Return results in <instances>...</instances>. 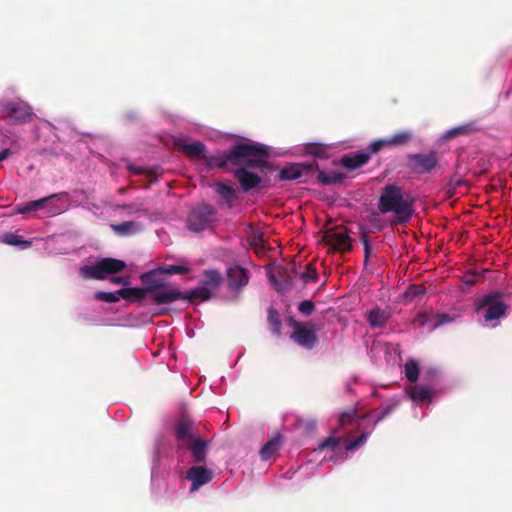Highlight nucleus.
Segmentation results:
<instances>
[{
  "label": "nucleus",
  "mask_w": 512,
  "mask_h": 512,
  "mask_svg": "<svg viewBox=\"0 0 512 512\" xmlns=\"http://www.w3.org/2000/svg\"><path fill=\"white\" fill-rule=\"evenodd\" d=\"M178 150L183 151L188 157L205 160L208 168L226 170L230 166L246 164L249 166L267 165L264 157L268 155V147L252 141L236 142L229 150L217 155L206 156V146L200 142L186 143L182 139L175 141Z\"/></svg>",
  "instance_id": "f257e3e1"
},
{
  "label": "nucleus",
  "mask_w": 512,
  "mask_h": 512,
  "mask_svg": "<svg viewBox=\"0 0 512 512\" xmlns=\"http://www.w3.org/2000/svg\"><path fill=\"white\" fill-rule=\"evenodd\" d=\"M377 206L382 214L394 213L395 224L407 223L414 214V199L396 183L381 189Z\"/></svg>",
  "instance_id": "f03ea898"
},
{
  "label": "nucleus",
  "mask_w": 512,
  "mask_h": 512,
  "mask_svg": "<svg viewBox=\"0 0 512 512\" xmlns=\"http://www.w3.org/2000/svg\"><path fill=\"white\" fill-rule=\"evenodd\" d=\"M126 268L123 260L103 258L93 265H84L80 268V275L84 279L104 280L108 275H114Z\"/></svg>",
  "instance_id": "7ed1b4c3"
},
{
  "label": "nucleus",
  "mask_w": 512,
  "mask_h": 512,
  "mask_svg": "<svg viewBox=\"0 0 512 512\" xmlns=\"http://www.w3.org/2000/svg\"><path fill=\"white\" fill-rule=\"evenodd\" d=\"M223 281V277L218 269H208L203 271V278L199 286L188 291L190 302L195 299L208 301L212 298V292L217 290Z\"/></svg>",
  "instance_id": "20e7f679"
},
{
  "label": "nucleus",
  "mask_w": 512,
  "mask_h": 512,
  "mask_svg": "<svg viewBox=\"0 0 512 512\" xmlns=\"http://www.w3.org/2000/svg\"><path fill=\"white\" fill-rule=\"evenodd\" d=\"M396 406H397V403H392L385 407H380V408L371 410L367 414L361 416L359 418L360 421L358 423L359 428H361V426H362L361 421H363L365 419L371 418V419H373V423H372L369 431H363L357 438L352 439V440H347L346 450L353 451V450L357 449L358 447H360L361 445H363L366 442L369 434L375 428V426L380 421H382L386 416H388L390 413H392L395 410Z\"/></svg>",
  "instance_id": "39448f33"
},
{
  "label": "nucleus",
  "mask_w": 512,
  "mask_h": 512,
  "mask_svg": "<svg viewBox=\"0 0 512 512\" xmlns=\"http://www.w3.org/2000/svg\"><path fill=\"white\" fill-rule=\"evenodd\" d=\"M216 209L207 203L193 207L188 215L187 226L191 231L201 232L208 229L214 222Z\"/></svg>",
  "instance_id": "423d86ee"
},
{
  "label": "nucleus",
  "mask_w": 512,
  "mask_h": 512,
  "mask_svg": "<svg viewBox=\"0 0 512 512\" xmlns=\"http://www.w3.org/2000/svg\"><path fill=\"white\" fill-rule=\"evenodd\" d=\"M66 192L62 193H54L49 196L40 198L38 200L29 201L26 203L18 204L15 207V212L22 215H27L32 212H37L39 210L47 209V216H55L62 212V208L57 206H52L53 201L59 200L62 196H66Z\"/></svg>",
  "instance_id": "0eeeda50"
},
{
  "label": "nucleus",
  "mask_w": 512,
  "mask_h": 512,
  "mask_svg": "<svg viewBox=\"0 0 512 512\" xmlns=\"http://www.w3.org/2000/svg\"><path fill=\"white\" fill-rule=\"evenodd\" d=\"M289 326L293 328L290 338L305 349H313L317 342L318 336L315 326L309 322H299L290 318Z\"/></svg>",
  "instance_id": "6e6552de"
},
{
  "label": "nucleus",
  "mask_w": 512,
  "mask_h": 512,
  "mask_svg": "<svg viewBox=\"0 0 512 512\" xmlns=\"http://www.w3.org/2000/svg\"><path fill=\"white\" fill-rule=\"evenodd\" d=\"M268 157L269 154L263 158L267 165L249 166L246 164H241L238 166H230L228 169H226V171L233 170L235 178L240 183L241 189L244 192H248L259 186L262 182L261 177L258 174L250 171L248 168H272V165L267 161Z\"/></svg>",
  "instance_id": "1a4fd4ad"
},
{
  "label": "nucleus",
  "mask_w": 512,
  "mask_h": 512,
  "mask_svg": "<svg viewBox=\"0 0 512 512\" xmlns=\"http://www.w3.org/2000/svg\"><path fill=\"white\" fill-rule=\"evenodd\" d=\"M476 309L482 312L485 322H491L504 316L507 306L498 293H493L481 298L476 304Z\"/></svg>",
  "instance_id": "9d476101"
},
{
  "label": "nucleus",
  "mask_w": 512,
  "mask_h": 512,
  "mask_svg": "<svg viewBox=\"0 0 512 512\" xmlns=\"http://www.w3.org/2000/svg\"><path fill=\"white\" fill-rule=\"evenodd\" d=\"M1 112L5 120L15 124L29 123L34 118L32 108L23 101H8L1 104Z\"/></svg>",
  "instance_id": "9b49d317"
},
{
  "label": "nucleus",
  "mask_w": 512,
  "mask_h": 512,
  "mask_svg": "<svg viewBox=\"0 0 512 512\" xmlns=\"http://www.w3.org/2000/svg\"><path fill=\"white\" fill-rule=\"evenodd\" d=\"M315 168H317L316 161L310 163H292L281 169L278 178L282 181L299 180V182L305 183L314 175Z\"/></svg>",
  "instance_id": "f8f14e48"
},
{
  "label": "nucleus",
  "mask_w": 512,
  "mask_h": 512,
  "mask_svg": "<svg viewBox=\"0 0 512 512\" xmlns=\"http://www.w3.org/2000/svg\"><path fill=\"white\" fill-rule=\"evenodd\" d=\"M438 161L437 154L434 151L427 154H409L407 156V168L413 173L426 174L438 165Z\"/></svg>",
  "instance_id": "ddd939ff"
},
{
  "label": "nucleus",
  "mask_w": 512,
  "mask_h": 512,
  "mask_svg": "<svg viewBox=\"0 0 512 512\" xmlns=\"http://www.w3.org/2000/svg\"><path fill=\"white\" fill-rule=\"evenodd\" d=\"M413 138L414 134L411 130L399 131L390 137L377 139L371 142L370 149L372 152H379L385 148L406 146L413 140Z\"/></svg>",
  "instance_id": "4468645a"
},
{
  "label": "nucleus",
  "mask_w": 512,
  "mask_h": 512,
  "mask_svg": "<svg viewBox=\"0 0 512 512\" xmlns=\"http://www.w3.org/2000/svg\"><path fill=\"white\" fill-rule=\"evenodd\" d=\"M175 437L178 442V447L184 448L200 436L194 423L187 417H181L175 427Z\"/></svg>",
  "instance_id": "2eb2a0df"
},
{
  "label": "nucleus",
  "mask_w": 512,
  "mask_h": 512,
  "mask_svg": "<svg viewBox=\"0 0 512 512\" xmlns=\"http://www.w3.org/2000/svg\"><path fill=\"white\" fill-rule=\"evenodd\" d=\"M323 239L334 251L346 253L352 250V239L349 237L347 231L329 229L325 232Z\"/></svg>",
  "instance_id": "dca6fc26"
},
{
  "label": "nucleus",
  "mask_w": 512,
  "mask_h": 512,
  "mask_svg": "<svg viewBox=\"0 0 512 512\" xmlns=\"http://www.w3.org/2000/svg\"><path fill=\"white\" fill-rule=\"evenodd\" d=\"M151 300L156 305L162 306L171 304L178 300L190 301L188 291L183 292L174 287H167L166 285L151 294Z\"/></svg>",
  "instance_id": "f3484780"
},
{
  "label": "nucleus",
  "mask_w": 512,
  "mask_h": 512,
  "mask_svg": "<svg viewBox=\"0 0 512 512\" xmlns=\"http://www.w3.org/2000/svg\"><path fill=\"white\" fill-rule=\"evenodd\" d=\"M249 282L247 269L235 265L227 270V285L230 291L239 293Z\"/></svg>",
  "instance_id": "a211bd4d"
},
{
  "label": "nucleus",
  "mask_w": 512,
  "mask_h": 512,
  "mask_svg": "<svg viewBox=\"0 0 512 512\" xmlns=\"http://www.w3.org/2000/svg\"><path fill=\"white\" fill-rule=\"evenodd\" d=\"M452 321L453 317L448 313L429 314L426 312H421L416 316L414 323L421 327L428 325L431 330H435L438 327Z\"/></svg>",
  "instance_id": "6ab92c4d"
},
{
  "label": "nucleus",
  "mask_w": 512,
  "mask_h": 512,
  "mask_svg": "<svg viewBox=\"0 0 512 512\" xmlns=\"http://www.w3.org/2000/svg\"><path fill=\"white\" fill-rule=\"evenodd\" d=\"M376 153L377 152L371 151L369 145L365 150L357 151L354 154L350 155H344L341 158L340 163L344 168L348 170H355L368 163V161L371 158V155Z\"/></svg>",
  "instance_id": "aec40b11"
},
{
  "label": "nucleus",
  "mask_w": 512,
  "mask_h": 512,
  "mask_svg": "<svg viewBox=\"0 0 512 512\" xmlns=\"http://www.w3.org/2000/svg\"><path fill=\"white\" fill-rule=\"evenodd\" d=\"M187 479L192 482L191 491H196L212 480V472L204 466H192L187 471Z\"/></svg>",
  "instance_id": "412c9836"
},
{
  "label": "nucleus",
  "mask_w": 512,
  "mask_h": 512,
  "mask_svg": "<svg viewBox=\"0 0 512 512\" xmlns=\"http://www.w3.org/2000/svg\"><path fill=\"white\" fill-rule=\"evenodd\" d=\"M392 317L391 308H381L375 306L373 309L366 313V321L369 323L371 328H382L384 327L389 319Z\"/></svg>",
  "instance_id": "4be33fe9"
},
{
  "label": "nucleus",
  "mask_w": 512,
  "mask_h": 512,
  "mask_svg": "<svg viewBox=\"0 0 512 512\" xmlns=\"http://www.w3.org/2000/svg\"><path fill=\"white\" fill-rule=\"evenodd\" d=\"M160 273L161 270L158 268L144 272L140 275V280L144 285V289H147V293L150 295L166 285L164 279L159 276Z\"/></svg>",
  "instance_id": "5701e85b"
},
{
  "label": "nucleus",
  "mask_w": 512,
  "mask_h": 512,
  "mask_svg": "<svg viewBox=\"0 0 512 512\" xmlns=\"http://www.w3.org/2000/svg\"><path fill=\"white\" fill-rule=\"evenodd\" d=\"M210 447V441L204 440L202 438H197L192 441L184 448L188 449L191 452L194 462L201 464L205 463L207 458V452Z\"/></svg>",
  "instance_id": "b1692460"
},
{
  "label": "nucleus",
  "mask_w": 512,
  "mask_h": 512,
  "mask_svg": "<svg viewBox=\"0 0 512 512\" xmlns=\"http://www.w3.org/2000/svg\"><path fill=\"white\" fill-rule=\"evenodd\" d=\"M111 229L120 236H130L140 232L142 225L136 221H126L119 224H112Z\"/></svg>",
  "instance_id": "393cba45"
},
{
  "label": "nucleus",
  "mask_w": 512,
  "mask_h": 512,
  "mask_svg": "<svg viewBox=\"0 0 512 512\" xmlns=\"http://www.w3.org/2000/svg\"><path fill=\"white\" fill-rule=\"evenodd\" d=\"M117 293L121 298L129 302H140L148 294L147 289H144V287L122 288Z\"/></svg>",
  "instance_id": "a878e982"
},
{
  "label": "nucleus",
  "mask_w": 512,
  "mask_h": 512,
  "mask_svg": "<svg viewBox=\"0 0 512 512\" xmlns=\"http://www.w3.org/2000/svg\"><path fill=\"white\" fill-rule=\"evenodd\" d=\"M315 173H317V180L322 185H332L336 183H341L344 180V175L337 171H332L331 173H325L324 171L319 170V166L315 168Z\"/></svg>",
  "instance_id": "bb28decb"
},
{
  "label": "nucleus",
  "mask_w": 512,
  "mask_h": 512,
  "mask_svg": "<svg viewBox=\"0 0 512 512\" xmlns=\"http://www.w3.org/2000/svg\"><path fill=\"white\" fill-rule=\"evenodd\" d=\"M216 193L225 200L226 203L231 204L236 199V191L228 182H216L214 184Z\"/></svg>",
  "instance_id": "cd10ccee"
},
{
  "label": "nucleus",
  "mask_w": 512,
  "mask_h": 512,
  "mask_svg": "<svg viewBox=\"0 0 512 512\" xmlns=\"http://www.w3.org/2000/svg\"><path fill=\"white\" fill-rule=\"evenodd\" d=\"M281 445L280 436H274L269 439L260 449V456L262 460L270 459L279 449Z\"/></svg>",
  "instance_id": "c85d7f7f"
},
{
  "label": "nucleus",
  "mask_w": 512,
  "mask_h": 512,
  "mask_svg": "<svg viewBox=\"0 0 512 512\" xmlns=\"http://www.w3.org/2000/svg\"><path fill=\"white\" fill-rule=\"evenodd\" d=\"M267 322H268L270 331L274 335L280 336L282 334V332H281L282 321H281L278 311L273 307H269L267 309Z\"/></svg>",
  "instance_id": "c756f323"
},
{
  "label": "nucleus",
  "mask_w": 512,
  "mask_h": 512,
  "mask_svg": "<svg viewBox=\"0 0 512 512\" xmlns=\"http://www.w3.org/2000/svg\"><path fill=\"white\" fill-rule=\"evenodd\" d=\"M432 390L424 386H414L410 391V398L416 403L431 402Z\"/></svg>",
  "instance_id": "7c9ffc66"
},
{
  "label": "nucleus",
  "mask_w": 512,
  "mask_h": 512,
  "mask_svg": "<svg viewBox=\"0 0 512 512\" xmlns=\"http://www.w3.org/2000/svg\"><path fill=\"white\" fill-rule=\"evenodd\" d=\"M1 242L11 246H19L21 249H27L31 246L30 241L24 240L20 235L13 232L3 234Z\"/></svg>",
  "instance_id": "2f4dec72"
},
{
  "label": "nucleus",
  "mask_w": 512,
  "mask_h": 512,
  "mask_svg": "<svg viewBox=\"0 0 512 512\" xmlns=\"http://www.w3.org/2000/svg\"><path fill=\"white\" fill-rule=\"evenodd\" d=\"M304 151L306 154L317 158H327L328 156V146L322 143H307Z\"/></svg>",
  "instance_id": "473e14b6"
},
{
  "label": "nucleus",
  "mask_w": 512,
  "mask_h": 512,
  "mask_svg": "<svg viewBox=\"0 0 512 512\" xmlns=\"http://www.w3.org/2000/svg\"><path fill=\"white\" fill-rule=\"evenodd\" d=\"M405 376L408 381L416 382L419 377V366L416 361L408 360L405 364Z\"/></svg>",
  "instance_id": "72a5a7b5"
},
{
  "label": "nucleus",
  "mask_w": 512,
  "mask_h": 512,
  "mask_svg": "<svg viewBox=\"0 0 512 512\" xmlns=\"http://www.w3.org/2000/svg\"><path fill=\"white\" fill-rule=\"evenodd\" d=\"M472 131H473V127L471 124L458 126V127L448 130L446 132V138L451 139V138L457 137L459 135H467V134H470Z\"/></svg>",
  "instance_id": "f704fd0d"
},
{
  "label": "nucleus",
  "mask_w": 512,
  "mask_h": 512,
  "mask_svg": "<svg viewBox=\"0 0 512 512\" xmlns=\"http://www.w3.org/2000/svg\"><path fill=\"white\" fill-rule=\"evenodd\" d=\"M161 270L162 274L165 275H174V274H187L190 271V268L188 266L184 265H170L167 267H161L159 268Z\"/></svg>",
  "instance_id": "c9c22d12"
},
{
  "label": "nucleus",
  "mask_w": 512,
  "mask_h": 512,
  "mask_svg": "<svg viewBox=\"0 0 512 512\" xmlns=\"http://www.w3.org/2000/svg\"><path fill=\"white\" fill-rule=\"evenodd\" d=\"M119 295L118 293H111V292H104V291H97L95 293V299L98 301H103L107 303H116L119 301Z\"/></svg>",
  "instance_id": "e433bc0d"
},
{
  "label": "nucleus",
  "mask_w": 512,
  "mask_h": 512,
  "mask_svg": "<svg viewBox=\"0 0 512 512\" xmlns=\"http://www.w3.org/2000/svg\"><path fill=\"white\" fill-rule=\"evenodd\" d=\"M357 416V409L356 408H351L347 411H344L340 414L339 416V425L340 426H345V425H348L350 424Z\"/></svg>",
  "instance_id": "4c0bfd02"
},
{
  "label": "nucleus",
  "mask_w": 512,
  "mask_h": 512,
  "mask_svg": "<svg viewBox=\"0 0 512 512\" xmlns=\"http://www.w3.org/2000/svg\"><path fill=\"white\" fill-rule=\"evenodd\" d=\"M426 292V288L422 284H413L410 285L406 290V297L409 299H414L418 296L424 295Z\"/></svg>",
  "instance_id": "58836bf2"
},
{
  "label": "nucleus",
  "mask_w": 512,
  "mask_h": 512,
  "mask_svg": "<svg viewBox=\"0 0 512 512\" xmlns=\"http://www.w3.org/2000/svg\"><path fill=\"white\" fill-rule=\"evenodd\" d=\"M318 278V274L316 269L313 267L311 263L306 265L305 271L301 273V279L308 283L310 281H316Z\"/></svg>",
  "instance_id": "ea45409f"
},
{
  "label": "nucleus",
  "mask_w": 512,
  "mask_h": 512,
  "mask_svg": "<svg viewBox=\"0 0 512 512\" xmlns=\"http://www.w3.org/2000/svg\"><path fill=\"white\" fill-rule=\"evenodd\" d=\"M340 442V439L337 438V437H333V436H330V437H327L326 439H324L318 446V448L320 450H324V449H334Z\"/></svg>",
  "instance_id": "a19ab883"
},
{
  "label": "nucleus",
  "mask_w": 512,
  "mask_h": 512,
  "mask_svg": "<svg viewBox=\"0 0 512 512\" xmlns=\"http://www.w3.org/2000/svg\"><path fill=\"white\" fill-rule=\"evenodd\" d=\"M315 309V305L311 300H303L298 305V310L303 315H310Z\"/></svg>",
  "instance_id": "79ce46f5"
},
{
  "label": "nucleus",
  "mask_w": 512,
  "mask_h": 512,
  "mask_svg": "<svg viewBox=\"0 0 512 512\" xmlns=\"http://www.w3.org/2000/svg\"><path fill=\"white\" fill-rule=\"evenodd\" d=\"M361 242L364 246L365 262H367L371 253V244L370 239L365 231L361 235Z\"/></svg>",
  "instance_id": "37998d69"
},
{
  "label": "nucleus",
  "mask_w": 512,
  "mask_h": 512,
  "mask_svg": "<svg viewBox=\"0 0 512 512\" xmlns=\"http://www.w3.org/2000/svg\"><path fill=\"white\" fill-rule=\"evenodd\" d=\"M127 168L130 172H132L135 175H141V174H148L149 176L151 175V172L143 167H136L132 164H129L127 166Z\"/></svg>",
  "instance_id": "c03bdc74"
},
{
  "label": "nucleus",
  "mask_w": 512,
  "mask_h": 512,
  "mask_svg": "<svg viewBox=\"0 0 512 512\" xmlns=\"http://www.w3.org/2000/svg\"><path fill=\"white\" fill-rule=\"evenodd\" d=\"M110 282L115 285H123V286H127L130 283L129 277H120V276H112L110 278Z\"/></svg>",
  "instance_id": "a18cd8bd"
},
{
  "label": "nucleus",
  "mask_w": 512,
  "mask_h": 512,
  "mask_svg": "<svg viewBox=\"0 0 512 512\" xmlns=\"http://www.w3.org/2000/svg\"><path fill=\"white\" fill-rule=\"evenodd\" d=\"M480 278V274L477 272H471L465 275V283L468 285L475 284Z\"/></svg>",
  "instance_id": "49530a36"
},
{
  "label": "nucleus",
  "mask_w": 512,
  "mask_h": 512,
  "mask_svg": "<svg viewBox=\"0 0 512 512\" xmlns=\"http://www.w3.org/2000/svg\"><path fill=\"white\" fill-rule=\"evenodd\" d=\"M269 279H270V281H271V282H273V283H275V284H276V286H277V290H278L279 292H286V291L288 290V288H287L284 284H282V283H278V282H277L276 277H275L274 275H271V276L269 277Z\"/></svg>",
  "instance_id": "de8ad7c7"
},
{
  "label": "nucleus",
  "mask_w": 512,
  "mask_h": 512,
  "mask_svg": "<svg viewBox=\"0 0 512 512\" xmlns=\"http://www.w3.org/2000/svg\"><path fill=\"white\" fill-rule=\"evenodd\" d=\"M11 155V150L6 148L0 152V162L7 159Z\"/></svg>",
  "instance_id": "09e8293b"
},
{
  "label": "nucleus",
  "mask_w": 512,
  "mask_h": 512,
  "mask_svg": "<svg viewBox=\"0 0 512 512\" xmlns=\"http://www.w3.org/2000/svg\"><path fill=\"white\" fill-rule=\"evenodd\" d=\"M464 183V181L462 179H459V178H451L450 180V185L453 187V188H457L459 187L460 185H462Z\"/></svg>",
  "instance_id": "8fccbe9b"
},
{
  "label": "nucleus",
  "mask_w": 512,
  "mask_h": 512,
  "mask_svg": "<svg viewBox=\"0 0 512 512\" xmlns=\"http://www.w3.org/2000/svg\"><path fill=\"white\" fill-rule=\"evenodd\" d=\"M283 276H285V280L282 284H284L289 289L290 281H288V279H290V276L286 275V272H283V274H280V277H283Z\"/></svg>",
  "instance_id": "3c124183"
},
{
  "label": "nucleus",
  "mask_w": 512,
  "mask_h": 512,
  "mask_svg": "<svg viewBox=\"0 0 512 512\" xmlns=\"http://www.w3.org/2000/svg\"><path fill=\"white\" fill-rule=\"evenodd\" d=\"M283 276H285V280L282 284H284L289 289L290 281H288V279H290V276L286 275V272H283V274H280V277H283Z\"/></svg>",
  "instance_id": "603ef678"
},
{
  "label": "nucleus",
  "mask_w": 512,
  "mask_h": 512,
  "mask_svg": "<svg viewBox=\"0 0 512 512\" xmlns=\"http://www.w3.org/2000/svg\"><path fill=\"white\" fill-rule=\"evenodd\" d=\"M263 242H264V240H263L262 236H258V237H256V238L254 239V243H255V245H258V244L263 245Z\"/></svg>",
  "instance_id": "864d4df0"
},
{
  "label": "nucleus",
  "mask_w": 512,
  "mask_h": 512,
  "mask_svg": "<svg viewBox=\"0 0 512 512\" xmlns=\"http://www.w3.org/2000/svg\"><path fill=\"white\" fill-rule=\"evenodd\" d=\"M168 312H169V310L167 308H161L157 314L158 315H166V314H168Z\"/></svg>",
  "instance_id": "5fc2aeb1"
}]
</instances>
